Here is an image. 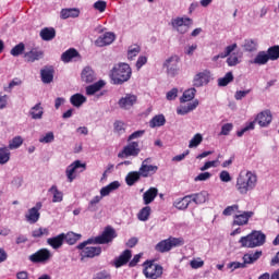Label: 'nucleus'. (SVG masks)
Here are the masks:
<instances>
[{
	"instance_id": "f257e3e1",
	"label": "nucleus",
	"mask_w": 279,
	"mask_h": 279,
	"mask_svg": "<svg viewBox=\"0 0 279 279\" xmlns=\"http://www.w3.org/2000/svg\"><path fill=\"white\" fill-rule=\"evenodd\" d=\"M258 184V175L252 171H242L236 178L235 189L240 195H247Z\"/></svg>"
},
{
	"instance_id": "f03ea898",
	"label": "nucleus",
	"mask_w": 279,
	"mask_h": 279,
	"mask_svg": "<svg viewBox=\"0 0 279 279\" xmlns=\"http://www.w3.org/2000/svg\"><path fill=\"white\" fill-rule=\"evenodd\" d=\"M272 121L271 111L264 110L259 112L255 120L248 121L244 124V128H242L240 131L236 132V136L241 138L243 134H247V132H252L256 128V122L258 123L259 128H267Z\"/></svg>"
},
{
	"instance_id": "7ed1b4c3",
	"label": "nucleus",
	"mask_w": 279,
	"mask_h": 279,
	"mask_svg": "<svg viewBox=\"0 0 279 279\" xmlns=\"http://www.w3.org/2000/svg\"><path fill=\"white\" fill-rule=\"evenodd\" d=\"M110 77L112 84L121 86V84H125L132 77V68L128 63H120L111 70Z\"/></svg>"
},
{
	"instance_id": "20e7f679",
	"label": "nucleus",
	"mask_w": 279,
	"mask_h": 279,
	"mask_svg": "<svg viewBox=\"0 0 279 279\" xmlns=\"http://www.w3.org/2000/svg\"><path fill=\"white\" fill-rule=\"evenodd\" d=\"M267 235L262 231H253L246 236H242L239 241L242 247H260V245H265V241Z\"/></svg>"
},
{
	"instance_id": "39448f33",
	"label": "nucleus",
	"mask_w": 279,
	"mask_h": 279,
	"mask_svg": "<svg viewBox=\"0 0 279 279\" xmlns=\"http://www.w3.org/2000/svg\"><path fill=\"white\" fill-rule=\"evenodd\" d=\"M86 245H95V239L90 238L77 245V250H81L82 258H95V256L101 255V246H86Z\"/></svg>"
},
{
	"instance_id": "423d86ee",
	"label": "nucleus",
	"mask_w": 279,
	"mask_h": 279,
	"mask_svg": "<svg viewBox=\"0 0 279 279\" xmlns=\"http://www.w3.org/2000/svg\"><path fill=\"white\" fill-rule=\"evenodd\" d=\"M182 245H184V240L182 238L170 236L157 243L155 246V250L156 252H160L161 254H165L166 252H171L173 247H180Z\"/></svg>"
},
{
	"instance_id": "0eeeda50",
	"label": "nucleus",
	"mask_w": 279,
	"mask_h": 279,
	"mask_svg": "<svg viewBox=\"0 0 279 279\" xmlns=\"http://www.w3.org/2000/svg\"><path fill=\"white\" fill-rule=\"evenodd\" d=\"M53 258V253L49 248H40L28 256V260L34 265H47Z\"/></svg>"
},
{
	"instance_id": "6e6552de",
	"label": "nucleus",
	"mask_w": 279,
	"mask_h": 279,
	"mask_svg": "<svg viewBox=\"0 0 279 279\" xmlns=\"http://www.w3.org/2000/svg\"><path fill=\"white\" fill-rule=\"evenodd\" d=\"M171 26L178 34H186L193 26V20L186 16L174 17L171 20Z\"/></svg>"
},
{
	"instance_id": "1a4fd4ad",
	"label": "nucleus",
	"mask_w": 279,
	"mask_h": 279,
	"mask_svg": "<svg viewBox=\"0 0 279 279\" xmlns=\"http://www.w3.org/2000/svg\"><path fill=\"white\" fill-rule=\"evenodd\" d=\"M86 171V163H82L80 160L73 161L65 169V175L68 178V182H73L77 178L78 173Z\"/></svg>"
},
{
	"instance_id": "9d476101",
	"label": "nucleus",
	"mask_w": 279,
	"mask_h": 279,
	"mask_svg": "<svg viewBox=\"0 0 279 279\" xmlns=\"http://www.w3.org/2000/svg\"><path fill=\"white\" fill-rule=\"evenodd\" d=\"M117 239V231L112 227H106L100 235L94 238L95 245H106Z\"/></svg>"
},
{
	"instance_id": "9b49d317",
	"label": "nucleus",
	"mask_w": 279,
	"mask_h": 279,
	"mask_svg": "<svg viewBox=\"0 0 279 279\" xmlns=\"http://www.w3.org/2000/svg\"><path fill=\"white\" fill-rule=\"evenodd\" d=\"M180 57L171 56L163 62V69H166V73L171 77L178 75L180 71Z\"/></svg>"
},
{
	"instance_id": "f8f14e48",
	"label": "nucleus",
	"mask_w": 279,
	"mask_h": 279,
	"mask_svg": "<svg viewBox=\"0 0 279 279\" xmlns=\"http://www.w3.org/2000/svg\"><path fill=\"white\" fill-rule=\"evenodd\" d=\"M143 274L149 279H158L162 276V266L153 262H145Z\"/></svg>"
},
{
	"instance_id": "ddd939ff",
	"label": "nucleus",
	"mask_w": 279,
	"mask_h": 279,
	"mask_svg": "<svg viewBox=\"0 0 279 279\" xmlns=\"http://www.w3.org/2000/svg\"><path fill=\"white\" fill-rule=\"evenodd\" d=\"M210 80H213V74L209 70H203L194 75L193 86L196 88H202V86H206L210 84Z\"/></svg>"
},
{
	"instance_id": "4468645a",
	"label": "nucleus",
	"mask_w": 279,
	"mask_h": 279,
	"mask_svg": "<svg viewBox=\"0 0 279 279\" xmlns=\"http://www.w3.org/2000/svg\"><path fill=\"white\" fill-rule=\"evenodd\" d=\"M137 101H138V97L136 95L125 94L119 99L118 106L119 108H121V110H132V108L136 106Z\"/></svg>"
},
{
	"instance_id": "2eb2a0df",
	"label": "nucleus",
	"mask_w": 279,
	"mask_h": 279,
	"mask_svg": "<svg viewBox=\"0 0 279 279\" xmlns=\"http://www.w3.org/2000/svg\"><path fill=\"white\" fill-rule=\"evenodd\" d=\"M138 154H141L138 142H131L118 154V158H130V156L136 157Z\"/></svg>"
},
{
	"instance_id": "dca6fc26",
	"label": "nucleus",
	"mask_w": 279,
	"mask_h": 279,
	"mask_svg": "<svg viewBox=\"0 0 279 279\" xmlns=\"http://www.w3.org/2000/svg\"><path fill=\"white\" fill-rule=\"evenodd\" d=\"M43 208V203L37 202L36 205L27 210L25 214V219L27 223H38L40 219V209Z\"/></svg>"
},
{
	"instance_id": "f3484780",
	"label": "nucleus",
	"mask_w": 279,
	"mask_h": 279,
	"mask_svg": "<svg viewBox=\"0 0 279 279\" xmlns=\"http://www.w3.org/2000/svg\"><path fill=\"white\" fill-rule=\"evenodd\" d=\"M151 162V158H146L140 168V173L142 178H149V175H154L156 171H158V166L149 165Z\"/></svg>"
},
{
	"instance_id": "a211bd4d",
	"label": "nucleus",
	"mask_w": 279,
	"mask_h": 279,
	"mask_svg": "<svg viewBox=\"0 0 279 279\" xmlns=\"http://www.w3.org/2000/svg\"><path fill=\"white\" fill-rule=\"evenodd\" d=\"M117 36L114 35V33H105L104 35L99 36L96 40H95V45L96 47H107V45H112L116 40Z\"/></svg>"
},
{
	"instance_id": "6ab92c4d",
	"label": "nucleus",
	"mask_w": 279,
	"mask_h": 279,
	"mask_svg": "<svg viewBox=\"0 0 279 279\" xmlns=\"http://www.w3.org/2000/svg\"><path fill=\"white\" fill-rule=\"evenodd\" d=\"M45 52L38 48H32L29 51L24 53V59L26 62H36L43 60Z\"/></svg>"
},
{
	"instance_id": "aec40b11",
	"label": "nucleus",
	"mask_w": 279,
	"mask_h": 279,
	"mask_svg": "<svg viewBox=\"0 0 279 279\" xmlns=\"http://www.w3.org/2000/svg\"><path fill=\"white\" fill-rule=\"evenodd\" d=\"M254 217V213L252 211H242L234 216L233 226H247L250 219Z\"/></svg>"
},
{
	"instance_id": "412c9836",
	"label": "nucleus",
	"mask_w": 279,
	"mask_h": 279,
	"mask_svg": "<svg viewBox=\"0 0 279 279\" xmlns=\"http://www.w3.org/2000/svg\"><path fill=\"white\" fill-rule=\"evenodd\" d=\"M190 199L191 203L193 202L194 204L199 206L202 204H206V202L210 199V194L208 193V191H202L199 193L191 194Z\"/></svg>"
},
{
	"instance_id": "4be33fe9",
	"label": "nucleus",
	"mask_w": 279,
	"mask_h": 279,
	"mask_svg": "<svg viewBox=\"0 0 279 279\" xmlns=\"http://www.w3.org/2000/svg\"><path fill=\"white\" fill-rule=\"evenodd\" d=\"M199 106V100L195 99L192 102H189L187 105H181L177 108V114H181V117H184V114H189V112H193L195 108Z\"/></svg>"
},
{
	"instance_id": "5701e85b",
	"label": "nucleus",
	"mask_w": 279,
	"mask_h": 279,
	"mask_svg": "<svg viewBox=\"0 0 279 279\" xmlns=\"http://www.w3.org/2000/svg\"><path fill=\"white\" fill-rule=\"evenodd\" d=\"M47 245L52 247V250H60L64 245V233H61L57 236L48 238Z\"/></svg>"
},
{
	"instance_id": "b1692460",
	"label": "nucleus",
	"mask_w": 279,
	"mask_h": 279,
	"mask_svg": "<svg viewBox=\"0 0 279 279\" xmlns=\"http://www.w3.org/2000/svg\"><path fill=\"white\" fill-rule=\"evenodd\" d=\"M130 258H132V251L125 250L118 258L114 260V267H123V265H128L130 262Z\"/></svg>"
},
{
	"instance_id": "393cba45",
	"label": "nucleus",
	"mask_w": 279,
	"mask_h": 279,
	"mask_svg": "<svg viewBox=\"0 0 279 279\" xmlns=\"http://www.w3.org/2000/svg\"><path fill=\"white\" fill-rule=\"evenodd\" d=\"M158 197V189L150 187L143 194V202L145 206H149Z\"/></svg>"
},
{
	"instance_id": "a878e982",
	"label": "nucleus",
	"mask_w": 279,
	"mask_h": 279,
	"mask_svg": "<svg viewBox=\"0 0 279 279\" xmlns=\"http://www.w3.org/2000/svg\"><path fill=\"white\" fill-rule=\"evenodd\" d=\"M95 77H96L95 71H93V68L90 66H86L81 73V80L86 84H90L95 82Z\"/></svg>"
},
{
	"instance_id": "bb28decb",
	"label": "nucleus",
	"mask_w": 279,
	"mask_h": 279,
	"mask_svg": "<svg viewBox=\"0 0 279 279\" xmlns=\"http://www.w3.org/2000/svg\"><path fill=\"white\" fill-rule=\"evenodd\" d=\"M75 58H80V52H77L75 48H70L61 54V60L65 64L72 62V60H75Z\"/></svg>"
},
{
	"instance_id": "cd10ccee",
	"label": "nucleus",
	"mask_w": 279,
	"mask_h": 279,
	"mask_svg": "<svg viewBox=\"0 0 279 279\" xmlns=\"http://www.w3.org/2000/svg\"><path fill=\"white\" fill-rule=\"evenodd\" d=\"M80 16V9H62L60 12V19L66 21V19H77Z\"/></svg>"
},
{
	"instance_id": "c85d7f7f",
	"label": "nucleus",
	"mask_w": 279,
	"mask_h": 279,
	"mask_svg": "<svg viewBox=\"0 0 279 279\" xmlns=\"http://www.w3.org/2000/svg\"><path fill=\"white\" fill-rule=\"evenodd\" d=\"M43 114H45V109L43 108L40 102L36 104L29 110V117H32V119H34L35 121L43 119Z\"/></svg>"
},
{
	"instance_id": "c756f323",
	"label": "nucleus",
	"mask_w": 279,
	"mask_h": 279,
	"mask_svg": "<svg viewBox=\"0 0 279 279\" xmlns=\"http://www.w3.org/2000/svg\"><path fill=\"white\" fill-rule=\"evenodd\" d=\"M269 62V56L266 51H259L256 57L251 60V64H258L259 66H263Z\"/></svg>"
},
{
	"instance_id": "7c9ffc66",
	"label": "nucleus",
	"mask_w": 279,
	"mask_h": 279,
	"mask_svg": "<svg viewBox=\"0 0 279 279\" xmlns=\"http://www.w3.org/2000/svg\"><path fill=\"white\" fill-rule=\"evenodd\" d=\"M119 186H121V183H119V181H113V182L109 183L108 185L101 187L100 196L108 197V195H110V193H112V191H117V189H119Z\"/></svg>"
},
{
	"instance_id": "2f4dec72",
	"label": "nucleus",
	"mask_w": 279,
	"mask_h": 279,
	"mask_svg": "<svg viewBox=\"0 0 279 279\" xmlns=\"http://www.w3.org/2000/svg\"><path fill=\"white\" fill-rule=\"evenodd\" d=\"M165 123H167V118H165V114H157L149 121V128L153 130L156 128H162Z\"/></svg>"
},
{
	"instance_id": "473e14b6",
	"label": "nucleus",
	"mask_w": 279,
	"mask_h": 279,
	"mask_svg": "<svg viewBox=\"0 0 279 279\" xmlns=\"http://www.w3.org/2000/svg\"><path fill=\"white\" fill-rule=\"evenodd\" d=\"M190 205H191L190 195H186L183 198H179L173 203L174 208H178V210H186V208H189Z\"/></svg>"
},
{
	"instance_id": "72a5a7b5",
	"label": "nucleus",
	"mask_w": 279,
	"mask_h": 279,
	"mask_svg": "<svg viewBox=\"0 0 279 279\" xmlns=\"http://www.w3.org/2000/svg\"><path fill=\"white\" fill-rule=\"evenodd\" d=\"M48 193L52 194V203L53 204H59L64 199V193L62 191L58 190L57 185H52L49 190Z\"/></svg>"
},
{
	"instance_id": "f704fd0d",
	"label": "nucleus",
	"mask_w": 279,
	"mask_h": 279,
	"mask_svg": "<svg viewBox=\"0 0 279 279\" xmlns=\"http://www.w3.org/2000/svg\"><path fill=\"white\" fill-rule=\"evenodd\" d=\"M39 36L46 41L53 40V38H56V28L45 27L40 31Z\"/></svg>"
},
{
	"instance_id": "c9c22d12",
	"label": "nucleus",
	"mask_w": 279,
	"mask_h": 279,
	"mask_svg": "<svg viewBox=\"0 0 279 279\" xmlns=\"http://www.w3.org/2000/svg\"><path fill=\"white\" fill-rule=\"evenodd\" d=\"M70 104H72L74 108H82V106L86 104V96L82 94H74L70 97Z\"/></svg>"
},
{
	"instance_id": "e433bc0d",
	"label": "nucleus",
	"mask_w": 279,
	"mask_h": 279,
	"mask_svg": "<svg viewBox=\"0 0 279 279\" xmlns=\"http://www.w3.org/2000/svg\"><path fill=\"white\" fill-rule=\"evenodd\" d=\"M104 86H106V81L100 80L86 87V95H95V93H99Z\"/></svg>"
},
{
	"instance_id": "4c0bfd02",
	"label": "nucleus",
	"mask_w": 279,
	"mask_h": 279,
	"mask_svg": "<svg viewBox=\"0 0 279 279\" xmlns=\"http://www.w3.org/2000/svg\"><path fill=\"white\" fill-rule=\"evenodd\" d=\"M40 75L44 84H51V82H53V69L45 68L40 71Z\"/></svg>"
},
{
	"instance_id": "58836bf2",
	"label": "nucleus",
	"mask_w": 279,
	"mask_h": 279,
	"mask_svg": "<svg viewBox=\"0 0 279 279\" xmlns=\"http://www.w3.org/2000/svg\"><path fill=\"white\" fill-rule=\"evenodd\" d=\"M80 239H82V234L75 232L63 233V241H65L68 245H75Z\"/></svg>"
},
{
	"instance_id": "ea45409f",
	"label": "nucleus",
	"mask_w": 279,
	"mask_h": 279,
	"mask_svg": "<svg viewBox=\"0 0 279 279\" xmlns=\"http://www.w3.org/2000/svg\"><path fill=\"white\" fill-rule=\"evenodd\" d=\"M263 256V251H256L255 253H248L243 256L244 264L252 265V263H256L258 258Z\"/></svg>"
},
{
	"instance_id": "a19ab883",
	"label": "nucleus",
	"mask_w": 279,
	"mask_h": 279,
	"mask_svg": "<svg viewBox=\"0 0 279 279\" xmlns=\"http://www.w3.org/2000/svg\"><path fill=\"white\" fill-rule=\"evenodd\" d=\"M141 175L142 174L140 171L129 172L125 178V182H126L128 186H134V184H136V182H138V180H141Z\"/></svg>"
},
{
	"instance_id": "79ce46f5",
	"label": "nucleus",
	"mask_w": 279,
	"mask_h": 279,
	"mask_svg": "<svg viewBox=\"0 0 279 279\" xmlns=\"http://www.w3.org/2000/svg\"><path fill=\"white\" fill-rule=\"evenodd\" d=\"M101 199H104L101 195L94 196L88 203L87 210H89V213H97V210H99V207H97V204H99Z\"/></svg>"
},
{
	"instance_id": "37998d69",
	"label": "nucleus",
	"mask_w": 279,
	"mask_h": 279,
	"mask_svg": "<svg viewBox=\"0 0 279 279\" xmlns=\"http://www.w3.org/2000/svg\"><path fill=\"white\" fill-rule=\"evenodd\" d=\"M150 215H151V207L146 206L138 211L137 219L138 221H149Z\"/></svg>"
},
{
	"instance_id": "c03bdc74",
	"label": "nucleus",
	"mask_w": 279,
	"mask_h": 279,
	"mask_svg": "<svg viewBox=\"0 0 279 279\" xmlns=\"http://www.w3.org/2000/svg\"><path fill=\"white\" fill-rule=\"evenodd\" d=\"M195 93L197 89L190 88L183 93V96L180 98L181 104H186V101H193L195 99Z\"/></svg>"
},
{
	"instance_id": "a18cd8bd",
	"label": "nucleus",
	"mask_w": 279,
	"mask_h": 279,
	"mask_svg": "<svg viewBox=\"0 0 279 279\" xmlns=\"http://www.w3.org/2000/svg\"><path fill=\"white\" fill-rule=\"evenodd\" d=\"M12 154L8 149V147H0V165H8L10 162V157Z\"/></svg>"
},
{
	"instance_id": "49530a36",
	"label": "nucleus",
	"mask_w": 279,
	"mask_h": 279,
	"mask_svg": "<svg viewBox=\"0 0 279 279\" xmlns=\"http://www.w3.org/2000/svg\"><path fill=\"white\" fill-rule=\"evenodd\" d=\"M141 53V46L133 44L128 48V59L134 60Z\"/></svg>"
},
{
	"instance_id": "de8ad7c7",
	"label": "nucleus",
	"mask_w": 279,
	"mask_h": 279,
	"mask_svg": "<svg viewBox=\"0 0 279 279\" xmlns=\"http://www.w3.org/2000/svg\"><path fill=\"white\" fill-rule=\"evenodd\" d=\"M56 141V135L53 132L49 131L39 137V143H43L44 145H49V143H53Z\"/></svg>"
},
{
	"instance_id": "09e8293b",
	"label": "nucleus",
	"mask_w": 279,
	"mask_h": 279,
	"mask_svg": "<svg viewBox=\"0 0 279 279\" xmlns=\"http://www.w3.org/2000/svg\"><path fill=\"white\" fill-rule=\"evenodd\" d=\"M25 52V44L20 43L15 47H13L10 51L11 56L14 58H19V56H23Z\"/></svg>"
},
{
	"instance_id": "8fccbe9b",
	"label": "nucleus",
	"mask_w": 279,
	"mask_h": 279,
	"mask_svg": "<svg viewBox=\"0 0 279 279\" xmlns=\"http://www.w3.org/2000/svg\"><path fill=\"white\" fill-rule=\"evenodd\" d=\"M230 82H234L232 72H228L223 77L218 78V86H228Z\"/></svg>"
},
{
	"instance_id": "3c124183",
	"label": "nucleus",
	"mask_w": 279,
	"mask_h": 279,
	"mask_svg": "<svg viewBox=\"0 0 279 279\" xmlns=\"http://www.w3.org/2000/svg\"><path fill=\"white\" fill-rule=\"evenodd\" d=\"M268 60H278L279 59V46H272L267 50Z\"/></svg>"
},
{
	"instance_id": "603ef678",
	"label": "nucleus",
	"mask_w": 279,
	"mask_h": 279,
	"mask_svg": "<svg viewBox=\"0 0 279 279\" xmlns=\"http://www.w3.org/2000/svg\"><path fill=\"white\" fill-rule=\"evenodd\" d=\"M202 141H204V136L199 133L195 134L190 141V149H193V147H199V145H202Z\"/></svg>"
},
{
	"instance_id": "864d4df0",
	"label": "nucleus",
	"mask_w": 279,
	"mask_h": 279,
	"mask_svg": "<svg viewBox=\"0 0 279 279\" xmlns=\"http://www.w3.org/2000/svg\"><path fill=\"white\" fill-rule=\"evenodd\" d=\"M23 145V137L21 136H15L9 142L8 149H19Z\"/></svg>"
},
{
	"instance_id": "5fc2aeb1",
	"label": "nucleus",
	"mask_w": 279,
	"mask_h": 279,
	"mask_svg": "<svg viewBox=\"0 0 279 279\" xmlns=\"http://www.w3.org/2000/svg\"><path fill=\"white\" fill-rule=\"evenodd\" d=\"M243 48L246 51H256V49L258 48V44L253 39H246L244 41Z\"/></svg>"
},
{
	"instance_id": "6e6d98bb",
	"label": "nucleus",
	"mask_w": 279,
	"mask_h": 279,
	"mask_svg": "<svg viewBox=\"0 0 279 279\" xmlns=\"http://www.w3.org/2000/svg\"><path fill=\"white\" fill-rule=\"evenodd\" d=\"M228 66H236V64H241V56L230 54L227 59Z\"/></svg>"
},
{
	"instance_id": "4d7b16f0",
	"label": "nucleus",
	"mask_w": 279,
	"mask_h": 279,
	"mask_svg": "<svg viewBox=\"0 0 279 279\" xmlns=\"http://www.w3.org/2000/svg\"><path fill=\"white\" fill-rule=\"evenodd\" d=\"M94 10H97V12L104 13L106 12V8H108V3L104 0H98L93 5Z\"/></svg>"
},
{
	"instance_id": "13d9d810",
	"label": "nucleus",
	"mask_w": 279,
	"mask_h": 279,
	"mask_svg": "<svg viewBox=\"0 0 279 279\" xmlns=\"http://www.w3.org/2000/svg\"><path fill=\"white\" fill-rule=\"evenodd\" d=\"M234 213H239V205H238V204L228 206V207L222 211V215H223L225 217H230V216L234 215Z\"/></svg>"
},
{
	"instance_id": "bf43d9fd",
	"label": "nucleus",
	"mask_w": 279,
	"mask_h": 279,
	"mask_svg": "<svg viewBox=\"0 0 279 279\" xmlns=\"http://www.w3.org/2000/svg\"><path fill=\"white\" fill-rule=\"evenodd\" d=\"M113 130L117 134L125 133V123L123 121H116L113 123Z\"/></svg>"
},
{
	"instance_id": "052dcab7",
	"label": "nucleus",
	"mask_w": 279,
	"mask_h": 279,
	"mask_svg": "<svg viewBox=\"0 0 279 279\" xmlns=\"http://www.w3.org/2000/svg\"><path fill=\"white\" fill-rule=\"evenodd\" d=\"M23 84V82L20 78H13L10 83L8 87H4L5 93H12V88H14L15 86H21Z\"/></svg>"
},
{
	"instance_id": "680f3d73",
	"label": "nucleus",
	"mask_w": 279,
	"mask_h": 279,
	"mask_svg": "<svg viewBox=\"0 0 279 279\" xmlns=\"http://www.w3.org/2000/svg\"><path fill=\"white\" fill-rule=\"evenodd\" d=\"M252 93V89H246V90H236L234 94V99L236 101H241V99H244V97H247Z\"/></svg>"
},
{
	"instance_id": "e2e57ef3",
	"label": "nucleus",
	"mask_w": 279,
	"mask_h": 279,
	"mask_svg": "<svg viewBox=\"0 0 279 279\" xmlns=\"http://www.w3.org/2000/svg\"><path fill=\"white\" fill-rule=\"evenodd\" d=\"M234 125L232 123H226L221 126L220 136H228L230 131L233 130Z\"/></svg>"
},
{
	"instance_id": "0e129e2a",
	"label": "nucleus",
	"mask_w": 279,
	"mask_h": 279,
	"mask_svg": "<svg viewBox=\"0 0 279 279\" xmlns=\"http://www.w3.org/2000/svg\"><path fill=\"white\" fill-rule=\"evenodd\" d=\"M190 267H192V269H202V267H204V260H202V258L192 259Z\"/></svg>"
},
{
	"instance_id": "69168bd1",
	"label": "nucleus",
	"mask_w": 279,
	"mask_h": 279,
	"mask_svg": "<svg viewBox=\"0 0 279 279\" xmlns=\"http://www.w3.org/2000/svg\"><path fill=\"white\" fill-rule=\"evenodd\" d=\"M145 64H147V57L146 56H140L137 58L136 63H135L136 70L141 71V69H143V66H145Z\"/></svg>"
},
{
	"instance_id": "338daca9",
	"label": "nucleus",
	"mask_w": 279,
	"mask_h": 279,
	"mask_svg": "<svg viewBox=\"0 0 279 279\" xmlns=\"http://www.w3.org/2000/svg\"><path fill=\"white\" fill-rule=\"evenodd\" d=\"M234 49H236V44H233V45H230V46H227L225 48V51L221 52V58H228V56H230V53H232V51H234Z\"/></svg>"
},
{
	"instance_id": "774afa93",
	"label": "nucleus",
	"mask_w": 279,
	"mask_h": 279,
	"mask_svg": "<svg viewBox=\"0 0 279 279\" xmlns=\"http://www.w3.org/2000/svg\"><path fill=\"white\" fill-rule=\"evenodd\" d=\"M93 279H111L110 274L107 271L97 272Z\"/></svg>"
}]
</instances>
